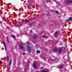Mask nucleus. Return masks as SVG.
<instances>
[{"instance_id":"obj_22","label":"nucleus","mask_w":72,"mask_h":72,"mask_svg":"<svg viewBox=\"0 0 72 72\" xmlns=\"http://www.w3.org/2000/svg\"><path fill=\"white\" fill-rule=\"evenodd\" d=\"M27 44H30V42H27Z\"/></svg>"},{"instance_id":"obj_24","label":"nucleus","mask_w":72,"mask_h":72,"mask_svg":"<svg viewBox=\"0 0 72 72\" xmlns=\"http://www.w3.org/2000/svg\"><path fill=\"white\" fill-rule=\"evenodd\" d=\"M30 33H32V30H31L30 31Z\"/></svg>"},{"instance_id":"obj_27","label":"nucleus","mask_w":72,"mask_h":72,"mask_svg":"<svg viewBox=\"0 0 72 72\" xmlns=\"http://www.w3.org/2000/svg\"><path fill=\"white\" fill-rule=\"evenodd\" d=\"M2 63V62L1 61H0V64Z\"/></svg>"},{"instance_id":"obj_2","label":"nucleus","mask_w":72,"mask_h":72,"mask_svg":"<svg viewBox=\"0 0 72 72\" xmlns=\"http://www.w3.org/2000/svg\"><path fill=\"white\" fill-rule=\"evenodd\" d=\"M36 63L34 62L33 64V66L34 68H37V66H36Z\"/></svg>"},{"instance_id":"obj_11","label":"nucleus","mask_w":72,"mask_h":72,"mask_svg":"<svg viewBox=\"0 0 72 72\" xmlns=\"http://www.w3.org/2000/svg\"><path fill=\"white\" fill-rule=\"evenodd\" d=\"M11 64H12V60H10L9 62V65H11Z\"/></svg>"},{"instance_id":"obj_29","label":"nucleus","mask_w":72,"mask_h":72,"mask_svg":"<svg viewBox=\"0 0 72 72\" xmlns=\"http://www.w3.org/2000/svg\"><path fill=\"white\" fill-rule=\"evenodd\" d=\"M45 49H46V50H47V48H45Z\"/></svg>"},{"instance_id":"obj_12","label":"nucleus","mask_w":72,"mask_h":72,"mask_svg":"<svg viewBox=\"0 0 72 72\" xmlns=\"http://www.w3.org/2000/svg\"><path fill=\"white\" fill-rule=\"evenodd\" d=\"M69 21H72V17H70L69 18Z\"/></svg>"},{"instance_id":"obj_30","label":"nucleus","mask_w":72,"mask_h":72,"mask_svg":"<svg viewBox=\"0 0 72 72\" xmlns=\"http://www.w3.org/2000/svg\"><path fill=\"white\" fill-rule=\"evenodd\" d=\"M3 44H4H4H5V43L4 42H3Z\"/></svg>"},{"instance_id":"obj_25","label":"nucleus","mask_w":72,"mask_h":72,"mask_svg":"<svg viewBox=\"0 0 72 72\" xmlns=\"http://www.w3.org/2000/svg\"><path fill=\"white\" fill-rule=\"evenodd\" d=\"M54 1H55V2H57V1L56 0H53Z\"/></svg>"},{"instance_id":"obj_9","label":"nucleus","mask_w":72,"mask_h":72,"mask_svg":"<svg viewBox=\"0 0 72 72\" xmlns=\"http://www.w3.org/2000/svg\"><path fill=\"white\" fill-rule=\"evenodd\" d=\"M60 68H63V65H60L59 66Z\"/></svg>"},{"instance_id":"obj_13","label":"nucleus","mask_w":72,"mask_h":72,"mask_svg":"<svg viewBox=\"0 0 72 72\" xmlns=\"http://www.w3.org/2000/svg\"><path fill=\"white\" fill-rule=\"evenodd\" d=\"M54 51H58V50L57 49H56L55 50H54Z\"/></svg>"},{"instance_id":"obj_5","label":"nucleus","mask_w":72,"mask_h":72,"mask_svg":"<svg viewBox=\"0 0 72 72\" xmlns=\"http://www.w3.org/2000/svg\"><path fill=\"white\" fill-rule=\"evenodd\" d=\"M24 22H25V23H30V21H28V20H25L24 21Z\"/></svg>"},{"instance_id":"obj_32","label":"nucleus","mask_w":72,"mask_h":72,"mask_svg":"<svg viewBox=\"0 0 72 72\" xmlns=\"http://www.w3.org/2000/svg\"><path fill=\"white\" fill-rule=\"evenodd\" d=\"M9 60V58H7V60Z\"/></svg>"},{"instance_id":"obj_6","label":"nucleus","mask_w":72,"mask_h":72,"mask_svg":"<svg viewBox=\"0 0 72 72\" xmlns=\"http://www.w3.org/2000/svg\"><path fill=\"white\" fill-rule=\"evenodd\" d=\"M37 38V35H35L33 37V39H36Z\"/></svg>"},{"instance_id":"obj_21","label":"nucleus","mask_w":72,"mask_h":72,"mask_svg":"<svg viewBox=\"0 0 72 72\" xmlns=\"http://www.w3.org/2000/svg\"><path fill=\"white\" fill-rule=\"evenodd\" d=\"M69 2H70V3H72V0H70L69 1Z\"/></svg>"},{"instance_id":"obj_10","label":"nucleus","mask_w":72,"mask_h":72,"mask_svg":"<svg viewBox=\"0 0 72 72\" xmlns=\"http://www.w3.org/2000/svg\"><path fill=\"white\" fill-rule=\"evenodd\" d=\"M17 26L18 27H21V26H22V23H21L20 24L17 25Z\"/></svg>"},{"instance_id":"obj_20","label":"nucleus","mask_w":72,"mask_h":72,"mask_svg":"<svg viewBox=\"0 0 72 72\" xmlns=\"http://www.w3.org/2000/svg\"><path fill=\"white\" fill-rule=\"evenodd\" d=\"M46 1H47L48 2H49V1H50V0H46Z\"/></svg>"},{"instance_id":"obj_7","label":"nucleus","mask_w":72,"mask_h":72,"mask_svg":"<svg viewBox=\"0 0 72 72\" xmlns=\"http://www.w3.org/2000/svg\"><path fill=\"white\" fill-rule=\"evenodd\" d=\"M19 45L20 46V49H23V46L22 45L19 44Z\"/></svg>"},{"instance_id":"obj_1","label":"nucleus","mask_w":72,"mask_h":72,"mask_svg":"<svg viewBox=\"0 0 72 72\" xmlns=\"http://www.w3.org/2000/svg\"><path fill=\"white\" fill-rule=\"evenodd\" d=\"M28 51L29 53H30L31 52V46H28Z\"/></svg>"},{"instance_id":"obj_17","label":"nucleus","mask_w":72,"mask_h":72,"mask_svg":"<svg viewBox=\"0 0 72 72\" xmlns=\"http://www.w3.org/2000/svg\"><path fill=\"white\" fill-rule=\"evenodd\" d=\"M44 38H45V39H47V38H48V37L47 36H45L44 37Z\"/></svg>"},{"instance_id":"obj_15","label":"nucleus","mask_w":72,"mask_h":72,"mask_svg":"<svg viewBox=\"0 0 72 72\" xmlns=\"http://www.w3.org/2000/svg\"><path fill=\"white\" fill-rule=\"evenodd\" d=\"M55 12L56 13H57V14H59V13H58V11H55Z\"/></svg>"},{"instance_id":"obj_8","label":"nucleus","mask_w":72,"mask_h":72,"mask_svg":"<svg viewBox=\"0 0 72 72\" xmlns=\"http://www.w3.org/2000/svg\"><path fill=\"white\" fill-rule=\"evenodd\" d=\"M40 72H48L46 70H42L40 71Z\"/></svg>"},{"instance_id":"obj_31","label":"nucleus","mask_w":72,"mask_h":72,"mask_svg":"<svg viewBox=\"0 0 72 72\" xmlns=\"http://www.w3.org/2000/svg\"><path fill=\"white\" fill-rule=\"evenodd\" d=\"M66 3H68V1H66Z\"/></svg>"},{"instance_id":"obj_16","label":"nucleus","mask_w":72,"mask_h":72,"mask_svg":"<svg viewBox=\"0 0 72 72\" xmlns=\"http://www.w3.org/2000/svg\"><path fill=\"white\" fill-rule=\"evenodd\" d=\"M12 37H13L14 39H15V36H14V35H12Z\"/></svg>"},{"instance_id":"obj_19","label":"nucleus","mask_w":72,"mask_h":72,"mask_svg":"<svg viewBox=\"0 0 72 72\" xmlns=\"http://www.w3.org/2000/svg\"><path fill=\"white\" fill-rule=\"evenodd\" d=\"M40 53V51L39 50L37 51V53Z\"/></svg>"},{"instance_id":"obj_18","label":"nucleus","mask_w":72,"mask_h":72,"mask_svg":"<svg viewBox=\"0 0 72 72\" xmlns=\"http://www.w3.org/2000/svg\"><path fill=\"white\" fill-rule=\"evenodd\" d=\"M69 19L66 20V22H69Z\"/></svg>"},{"instance_id":"obj_3","label":"nucleus","mask_w":72,"mask_h":72,"mask_svg":"<svg viewBox=\"0 0 72 72\" xmlns=\"http://www.w3.org/2000/svg\"><path fill=\"white\" fill-rule=\"evenodd\" d=\"M57 34H58V32H56L55 33V34L54 35V37H57Z\"/></svg>"},{"instance_id":"obj_4","label":"nucleus","mask_w":72,"mask_h":72,"mask_svg":"<svg viewBox=\"0 0 72 72\" xmlns=\"http://www.w3.org/2000/svg\"><path fill=\"white\" fill-rule=\"evenodd\" d=\"M62 48H59V50L58 51V53H60L62 52Z\"/></svg>"},{"instance_id":"obj_23","label":"nucleus","mask_w":72,"mask_h":72,"mask_svg":"<svg viewBox=\"0 0 72 72\" xmlns=\"http://www.w3.org/2000/svg\"><path fill=\"white\" fill-rule=\"evenodd\" d=\"M50 14L49 13L48 14H47V15L48 16H49V15Z\"/></svg>"},{"instance_id":"obj_14","label":"nucleus","mask_w":72,"mask_h":72,"mask_svg":"<svg viewBox=\"0 0 72 72\" xmlns=\"http://www.w3.org/2000/svg\"><path fill=\"white\" fill-rule=\"evenodd\" d=\"M4 46L5 48V50H6V45H5V44H4Z\"/></svg>"},{"instance_id":"obj_28","label":"nucleus","mask_w":72,"mask_h":72,"mask_svg":"<svg viewBox=\"0 0 72 72\" xmlns=\"http://www.w3.org/2000/svg\"><path fill=\"white\" fill-rule=\"evenodd\" d=\"M32 24H29V25L31 26Z\"/></svg>"},{"instance_id":"obj_26","label":"nucleus","mask_w":72,"mask_h":72,"mask_svg":"<svg viewBox=\"0 0 72 72\" xmlns=\"http://www.w3.org/2000/svg\"><path fill=\"white\" fill-rule=\"evenodd\" d=\"M7 59H9V56H7Z\"/></svg>"}]
</instances>
